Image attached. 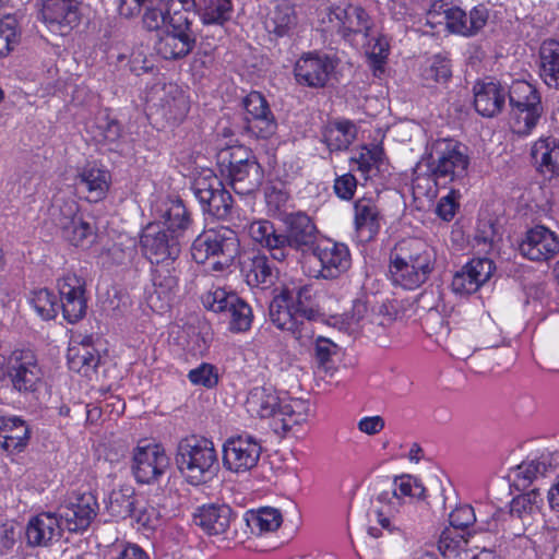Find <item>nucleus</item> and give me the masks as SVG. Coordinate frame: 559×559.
<instances>
[{"label":"nucleus","mask_w":559,"mask_h":559,"mask_svg":"<svg viewBox=\"0 0 559 559\" xmlns=\"http://www.w3.org/2000/svg\"><path fill=\"white\" fill-rule=\"evenodd\" d=\"M150 222L142 228V250L152 265L174 262L180 254L179 235L190 223V214L180 199L162 193L148 199Z\"/></svg>","instance_id":"nucleus-1"},{"label":"nucleus","mask_w":559,"mask_h":559,"mask_svg":"<svg viewBox=\"0 0 559 559\" xmlns=\"http://www.w3.org/2000/svg\"><path fill=\"white\" fill-rule=\"evenodd\" d=\"M437 251L426 240L409 237L400 240L390 253V275L394 285L416 289L435 271Z\"/></svg>","instance_id":"nucleus-2"},{"label":"nucleus","mask_w":559,"mask_h":559,"mask_svg":"<svg viewBox=\"0 0 559 559\" xmlns=\"http://www.w3.org/2000/svg\"><path fill=\"white\" fill-rule=\"evenodd\" d=\"M169 467V457L159 443L142 445V485H147V503L151 511L142 512V526L155 530L160 523L159 508L165 506L166 495L160 486V479Z\"/></svg>","instance_id":"nucleus-3"},{"label":"nucleus","mask_w":559,"mask_h":559,"mask_svg":"<svg viewBox=\"0 0 559 559\" xmlns=\"http://www.w3.org/2000/svg\"><path fill=\"white\" fill-rule=\"evenodd\" d=\"M176 463L181 476L192 486L211 481L219 471L214 444L203 438L182 439L178 444Z\"/></svg>","instance_id":"nucleus-4"},{"label":"nucleus","mask_w":559,"mask_h":559,"mask_svg":"<svg viewBox=\"0 0 559 559\" xmlns=\"http://www.w3.org/2000/svg\"><path fill=\"white\" fill-rule=\"evenodd\" d=\"M239 252L237 234L228 227L210 229L200 234L191 246V255L197 263L207 264L215 273L226 272Z\"/></svg>","instance_id":"nucleus-5"},{"label":"nucleus","mask_w":559,"mask_h":559,"mask_svg":"<svg viewBox=\"0 0 559 559\" xmlns=\"http://www.w3.org/2000/svg\"><path fill=\"white\" fill-rule=\"evenodd\" d=\"M222 171L228 173L229 185L235 193L249 195L262 185L264 171L254 154L242 145L222 150L217 155Z\"/></svg>","instance_id":"nucleus-6"},{"label":"nucleus","mask_w":559,"mask_h":559,"mask_svg":"<svg viewBox=\"0 0 559 559\" xmlns=\"http://www.w3.org/2000/svg\"><path fill=\"white\" fill-rule=\"evenodd\" d=\"M466 146L452 139L433 142L428 168L436 186L448 187L462 183L467 176L469 157Z\"/></svg>","instance_id":"nucleus-7"},{"label":"nucleus","mask_w":559,"mask_h":559,"mask_svg":"<svg viewBox=\"0 0 559 559\" xmlns=\"http://www.w3.org/2000/svg\"><path fill=\"white\" fill-rule=\"evenodd\" d=\"M197 41L192 22L186 13L175 12L168 26L146 35V46L166 60L181 59L189 55Z\"/></svg>","instance_id":"nucleus-8"},{"label":"nucleus","mask_w":559,"mask_h":559,"mask_svg":"<svg viewBox=\"0 0 559 559\" xmlns=\"http://www.w3.org/2000/svg\"><path fill=\"white\" fill-rule=\"evenodd\" d=\"M373 26L372 17L359 5L328 7L319 14L321 32L337 35L348 41L359 35L365 39L369 38Z\"/></svg>","instance_id":"nucleus-9"},{"label":"nucleus","mask_w":559,"mask_h":559,"mask_svg":"<svg viewBox=\"0 0 559 559\" xmlns=\"http://www.w3.org/2000/svg\"><path fill=\"white\" fill-rule=\"evenodd\" d=\"M489 11L484 4L475 5L469 13L460 7L442 0L431 4L427 12L429 24L444 23L447 28L455 34L473 36L487 23Z\"/></svg>","instance_id":"nucleus-10"},{"label":"nucleus","mask_w":559,"mask_h":559,"mask_svg":"<svg viewBox=\"0 0 559 559\" xmlns=\"http://www.w3.org/2000/svg\"><path fill=\"white\" fill-rule=\"evenodd\" d=\"M269 316L277 329L289 332L301 345H306L313 337V323L301 317L292 304L288 292H281L273 297L269 306Z\"/></svg>","instance_id":"nucleus-11"},{"label":"nucleus","mask_w":559,"mask_h":559,"mask_svg":"<svg viewBox=\"0 0 559 559\" xmlns=\"http://www.w3.org/2000/svg\"><path fill=\"white\" fill-rule=\"evenodd\" d=\"M146 109L152 115L154 110L173 122L181 121L188 114L190 103L188 96L175 84L157 82L146 91Z\"/></svg>","instance_id":"nucleus-12"},{"label":"nucleus","mask_w":559,"mask_h":559,"mask_svg":"<svg viewBox=\"0 0 559 559\" xmlns=\"http://www.w3.org/2000/svg\"><path fill=\"white\" fill-rule=\"evenodd\" d=\"M192 189L205 213L218 219H224L230 214L233 198L211 170L198 176Z\"/></svg>","instance_id":"nucleus-13"},{"label":"nucleus","mask_w":559,"mask_h":559,"mask_svg":"<svg viewBox=\"0 0 559 559\" xmlns=\"http://www.w3.org/2000/svg\"><path fill=\"white\" fill-rule=\"evenodd\" d=\"M8 377L17 392H36L43 382L44 372L35 353L28 348L14 349L8 359Z\"/></svg>","instance_id":"nucleus-14"},{"label":"nucleus","mask_w":559,"mask_h":559,"mask_svg":"<svg viewBox=\"0 0 559 559\" xmlns=\"http://www.w3.org/2000/svg\"><path fill=\"white\" fill-rule=\"evenodd\" d=\"M261 452L262 447L253 437H230L223 444V466L235 474L247 473L258 465Z\"/></svg>","instance_id":"nucleus-15"},{"label":"nucleus","mask_w":559,"mask_h":559,"mask_svg":"<svg viewBox=\"0 0 559 559\" xmlns=\"http://www.w3.org/2000/svg\"><path fill=\"white\" fill-rule=\"evenodd\" d=\"M311 254L320 265L314 274L316 278H338L352 265V255L348 247L330 238L321 239L311 251Z\"/></svg>","instance_id":"nucleus-16"},{"label":"nucleus","mask_w":559,"mask_h":559,"mask_svg":"<svg viewBox=\"0 0 559 559\" xmlns=\"http://www.w3.org/2000/svg\"><path fill=\"white\" fill-rule=\"evenodd\" d=\"M52 216L55 224L61 229L62 237L73 246H83L94 236L93 227L79 215V205L75 201H64L53 205Z\"/></svg>","instance_id":"nucleus-17"},{"label":"nucleus","mask_w":559,"mask_h":559,"mask_svg":"<svg viewBox=\"0 0 559 559\" xmlns=\"http://www.w3.org/2000/svg\"><path fill=\"white\" fill-rule=\"evenodd\" d=\"M98 502L92 492H73L61 508L60 520L70 532L85 531L95 519Z\"/></svg>","instance_id":"nucleus-18"},{"label":"nucleus","mask_w":559,"mask_h":559,"mask_svg":"<svg viewBox=\"0 0 559 559\" xmlns=\"http://www.w3.org/2000/svg\"><path fill=\"white\" fill-rule=\"evenodd\" d=\"M41 16L51 33L66 36L80 24V4L76 0H44Z\"/></svg>","instance_id":"nucleus-19"},{"label":"nucleus","mask_w":559,"mask_h":559,"mask_svg":"<svg viewBox=\"0 0 559 559\" xmlns=\"http://www.w3.org/2000/svg\"><path fill=\"white\" fill-rule=\"evenodd\" d=\"M58 292L63 318L76 323L86 313L85 282L82 277L69 273L58 280Z\"/></svg>","instance_id":"nucleus-20"},{"label":"nucleus","mask_w":559,"mask_h":559,"mask_svg":"<svg viewBox=\"0 0 559 559\" xmlns=\"http://www.w3.org/2000/svg\"><path fill=\"white\" fill-rule=\"evenodd\" d=\"M246 129L255 138L269 139L275 134L277 122L266 99L259 92H251L243 99Z\"/></svg>","instance_id":"nucleus-21"},{"label":"nucleus","mask_w":559,"mask_h":559,"mask_svg":"<svg viewBox=\"0 0 559 559\" xmlns=\"http://www.w3.org/2000/svg\"><path fill=\"white\" fill-rule=\"evenodd\" d=\"M519 249L531 261L547 262L559 253V236L549 228L537 225L526 231Z\"/></svg>","instance_id":"nucleus-22"},{"label":"nucleus","mask_w":559,"mask_h":559,"mask_svg":"<svg viewBox=\"0 0 559 559\" xmlns=\"http://www.w3.org/2000/svg\"><path fill=\"white\" fill-rule=\"evenodd\" d=\"M334 69L335 63L329 56L308 52L296 61L294 74L299 84L318 88L325 86Z\"/></svg>","instance_id":"nucleus-23"},{"label":"nucleus","mask_w":559,"mask_h":559,"mask_svg":"<svg viewBox=\"0 0 559 559\" xmlns=\"http://www.w3.org/2000/svg\"><path fill=\"white\" fill-rule=\"evenodd\" d=\"M313 221L305 213L290 214L286 219L285 245L287 254L294 249L302 254L311 252L321 239Z\"/></svg>","instance_id":"nucleus-24"},{"label":"nucleus","mask_w":559,"mask_h":559,"mask_svg":"<svg viewBox=\"0 0 559 559\" xmlns=\"http://www.w3.org/2000/svg\"><path fill=\"white\" fill-rule=\"evenodd\" d=\"M493 271L495 264L490 259H473L454 274L452 290L460 295L474 294L489 281Z\"/></svg>","instance_id":"nucleus-25"},{"label":"nucleus","mask_w":559,"mask_h":559,"mask_svg":"<svg viewBox=\"0 0 559 559\" xmlns=\"http://www.w3.org/2000/svg\"><path fill=\"white\" fill-rule=\"evenodd\" d=\"M75 186L79 191L86 193L90 202L103 200L110 187V173L97 163H87L79 169L75 176Z\"/></svg>","instance_id":"nucleus-26"},{"label":"nucleus","mask_w":559,"mask_h":559,"mask_svg":"<svg viewBox=\"0 0 559 559\" xmlns=\"http://www.w3.org/2000/svg\"><path fill=\"white\" fill-rule=\"evenodd\" d=\"M62 522L56 513L43 512L29 519L26 542L32 547H47L61 536Z\"/></svg>","instance_id":"nucleus-27"},{"label":"nucleus","mask_w":559,"mask_h":559,"mask_svg":"<svg viewBox=\"0 0 559 559\" xmlns=\"http://www.w3.org/2000/svg\"><path fill=\"white\" fill-rule=\"evenodd\" d=\"M233 510L227 504H203L193 512V523L207 535L227 532L233 520Z\"/></svg>","instance_id":"nucleus-28"},{"label":"nucleus","mask_w":559,"mask_h":559,"mask_svg":"<svg viewBox=\"0 0 559 559\" xmlns=\"http://www.w3.org/2000/svg\"><path fill=\"white\" fill-rule=\"evenodd\" d=\"M68 366L72 371L90 377L99 365L100 356L90 335L72 338L67 353Z\"/></svg>","instance_id":"nucleus-29"},{"label":"nucleus","mask_w":559,"mask_h":559,"mask_svg":"<svg viewBox=\"0 0 559 559\" xmlns=\"http://www.w3.org/2000/svg\"><path fill=\"white\" fill-rule=\"evenodd\" d=\"M249 235L254 242L267 249L274 260H286L284 231L277 230L273 223L266 219L254 221L249 225Z\"/></svg>","instance_id":"nucleus-30"},{"label":"nucleus","mask_w":559,"mask_h":559,"mask_svg":"<svg viewBox=\"0 0 559 559\" xmlns=\"http://www.w3.org/2000/svg\"><path fill=\"white\" fill-rule=\"evenodd\" d=\"M173 262H165L152 270V284L154 292L146 296L147 306L155 312H163L169 302V295L177 286V277L171 274L169 265Z\"/></svg>","instance_id":"nucleus-31"},{"label":"nucleus","mask_w":559,"mask_h":559,"mask_svg":"<svg viewBox=\"0 0 559 559\" xmlns=\"http://www.w3.org/2000/svg\"><path fill=\"white\" fill-rule=\"evenodd\" d=\"M380 210L371 198H360L354 203V223L358 235L365 240L373 239L381 228Z\"/></svg>","instance_id":"nucleus-32"},{"label":"nucleus","mask_w":559,"mask_h":559,"mask_svg":"<svg viewBox=\"0 0 559 559\" xmlns=\"http://www.w3.org/2000/svg\"><path fill=\"white\" fill-rule=\"evenodd\" d=\"M506 103L504 88L493 82L476 83L474 86V107L483 117L491 118L499 114Z\"/></svg>","instance_id":"nucleus-33"},{"label":"nucleus","mask_w":559,"mask_h":559,"mask_svg":"<svg viewBox=\"0 0 559 559\" xmlns=\"http://www.w3.org/2000/svg\"><path fill=\"white\" fill-rule=\"evenodd\" d=\"M29 429L26 423L17 417L0 419V447L9 452H21L27 445Z\"/></svg>","instance_id":"nucleus-34"},{"label":"nucleus","mask_w":559,"mask_h":559,"mask_svg":"<svg viewBox=\"0 0 559 559\" xmlns=\"http://www.w3.org/2000/svg\"><path fill=\"white\" fill-rule=\"evenodd\" d=\"M532 158L545 176L559 175V141L554 136L540 138L532 147Z\"/></svg>","instance_id":"nucleus-35"},{"label":"nucleus","mask_w":559,"mask_h":559,"mask_svg":"<svg viewBox=\"0 0 559 559\" xmlns=\"http://www.w3.org/2000/svg\"><path fill=\"white\" fill-rule=\"evenodd\" d=\"M280 401L281 399L273 386H255L248 394L246 407L252 416L260 418L275 417Z\"/></svg>","instance_id":"nucleus-36"},{"label":"nucleus","mask_w":559,"mask_h":559,"mask_svg":"<svg viewBox=\"0 0 559 559\" xmlns=\"http://www.w3.org/2000/svg\"><path fill=\"white\" fill-rule=\"evenodd\" d=\"M538 56L540 79L547 86L559 90V40H544Z\"/></svg>","instance_id":"nucleus-37"},{"label":"nucleus","mask_w":559,"mask_h":559,"mask_svg":"<svg viewBox=\"0 0 559 559\" xmlns=\"http://www.w3.org/2000/svg\"><path fill=\"white\" fill-rule=\"evenodd\" d=\"M242 272L250 286L270 287L277 277V271L264 254H254L242 264Z\"/></svg>","instance_id":"nucleus-38"},{"label":"nucleus","mask_w":559,"mask_h":559,"mask_svg":"<svg viewBox=\"0 0 559 559\" xmlns=\"http://www.w3.org/2000/svg\"><path fill=\"white\" fill-rule=\"evenodd\" d=\"M88 132L91 133L95 143L104 151H118L119 139L121 130L119 123L110 119L107 115H100L96 120L88 124Z\"/></svg>","instance_id":"nucleus-39"},{"label":"nucleus","mask_w":559,"mask_h":559,"mask_svg":"<svg viewBox=\"0 0 559 559\" xmlns=\"http://www.w3.org/2000/svg\"><path fill=\"white\" fill-rule=\"evenodd\" d=\"M558 453H544L539 457L521 463L516 468V477L527 484L554 473L558 465Z\"/></svg>","instance_id":"nucleus-40"},{"label":"nucleus","mask_w":559,"mask_h":559,"mask_svg":"<svg viewBox=\"0 0 559 559\" xmlns=\"http://www.w3.org/2000/svg\"><path fill=\"white\" fill-rule=\"evenodd\" d=\"M323 135L330 151H344L355 141L357 128L349 120H336L326 127Z\"/></svg>","instance_id":"nucleus-41"},{"label":"nucleus","mask_w":559,"mask_h":559,"mask_svg":"<svg viewBox=\"0 0 559 559\" xmlns=\"http://www.w3.org/2000/svg\"><path fill=\"white\" fill-rule=\"evenodd\" d=\"M425 487L415 477L404 475L395 478L393 483V489L391 491H383L379 495L378 500L380 502L388 501L389 503L401 504V500L404 497H412L421 499L425 497Z\"/></svg>","instance_id":"nucleus-42"},{"label":"nucleus","mask_w":559,"mask_h":559,"mask_svg":"<svg viewBox=\"0 0 559 559\" xmlns=\"http://www.w3.org/2000/svg\"><path fill=\"white\" fill-rule=\"evenodd\" d=\"M511 109L542 108V99L537 90L526 81H515L509 88Z\"/></svg>","instance_id":"nucleus-43"},{"label":"nucleus","mask_w":559,"mask_h":559,"mask_svg":"<svg viewBox=\"0 0 559 559\" xmlns=\"http://www.w3.org/2000/svg\"><path fill=\"white\" fill-rule=\"evenodd\" d=\"M197 13L204 25L223 26L231 17V0H202Z\"/></svg>","instance_id":"nucleus-44"},{"label":"nucleus","mask_w":559,"mask_h":559,"mask_svg":"<svg viewBox=\"0 0 559 559\" xmlns=\"http://www.w3.org/2000/svg\"><path fill=\"white\" fill-rule=\"evenodd\" d=\"M282 292H288L292 296V304L301 313V317L313 323L319 316V311L314 307L316 290L313 286L304 284L293 288H284Z\"/></svg>","instance_id":"nucleus-45"},{"label":"nucleus","mask_w":559,"mask_h":559,"mask_svg":"<svg viewBox=\"0 0 559 559\" xmlns=\"http://www.w3.org/2000/svg\"><path fill=\"white\" fill-rule=\"evenodd\" d=\"M170 0H142V9L145 10L142 15V23L146 27V35L157 29H163L168 20V3Z\"/></svg>","instance_id":"nucleus-46"},{"label":"nucleus","mask_w":559,"mask_h":559,"mask_svg":"<svg viewBox=\"0 0 559 559\" xmlns=\"http://www.w3.org/2000/svg\"><path fill=\"white\" fill-rule=\"evenodd\" d=\"M309 405L302 400H290L289 402L280 401L277 414L282 421V428L285 431L290 430L294 426L306 421L308 417Z\"/></svg>","instance_id":"nucleus-47"},{"label":"nucleus","mask_w":559,"mask_h":559,"mask_svg":"<svg viewBox=\"0 0 559 559\" xmlns=\"http://www.w3.org/2000/svg\"><path fill=\"white\" fill-rule=\"evenodd\" d=\"M544 112V108H526V109H510V128L511 130L522 136H526L538 124Z\"/></svg>","instance_id":"nucleus-48"},{"label":"nucleus","mask_w":559,"mask_h":559,"mask_svg":"<svg viewBox=\"0 0 559 559\" xmlns=\"http://www.w3.org/2000/svg\"><path fill=\"white\" fill-rule=\"evenodd\" d=\"M467 538L461 532L453 528H444L438 539V550L448 559H456L465 552Z\"/></svg>","instance_id":"nucleus-49"},{"label":"nucleus","mask_w":559,"mask_h":559,"mask_svg":"<svg viewBox=\"0 0 559 559\" xmlns=\"http://www.w3.org/2000/svg\"><path fill=\"white\" fill-rule=\"evenodd\" d=\"M233 306L227 312L230 317L229 329L233 332H246L250 329L253 314L251 307L240 297H231Z\"/></svg>","instance_id":"nucleus-50"},{"label":"nucleus","mask_w":559,"mask_h":559,"mask_svg":"<svg viewBox=\"0 0 559 559\" xmlns=\"http://www.w3.org/2000/svg\"><path fill=\"white\" fill-rule=\"evenodd\" d=\"M29 304L44 320L55 319L58 313L59 306L56 297L47 288L33 290L29 296Z\"/></svg>","instance_id":"nucleus-51"},{"label":"nucleus","mask_w":559,"mask_h":559,"mask_svg":"<svg viewBox=\"0 0 559 559\" xmlns=\"http://www.w3.org/2000/svg\"><path fill=\"white\" fill-rule=\"evenodd\" d=\"M282 521L281 512L270 507L261 508L248 519V523L251 525L252 530H258L259 533L276 531L281 526Z\"/></svg>","instance_id":"nucleus-52"},{"label":"nucleus","mask_w":559,"mask_h":559,"mask_svg":"<svg viewBox=\"0 0 559 559\" xmlns=\"http://www.w3.org/2000/svg\"><path fill=\"white\" fill-rule=\"evenodd\" d=\"M20 43L19 24L15 17L0 20V58L8 56Z\"/></svg>","instance_id":"nucleus-53"},{"label":"nucleus","mask_w":559,"mask_h":559,"mask_svg":"<svg viewBox=\"0 0 559 559\" xmlns=\"http://www.w3.org/2000/svg\"><path fill=\"white\" fill-rule=\"evenodd\" d=\"M231 297H237V295L221 287H212L202 295L201 300L207 310L215 313H226L229 306H233Z\"/></svg>","instance_id":"nucleus-54"},{"label":"nucleus","mask_w":559,"mask_h":559,"mask_svg":"<svg viewBox=\"0 0 559 559\" xmlns=\"http://www.w3.org/2000/svg\"><path fill=\"white\" fill-rule=\"evenodd\" d=\"M188 379L194 385L213 389L218 384V369L214 365L202 362L189 371Z\"/></svg>","instance_id":"nucleus-55"},{"label":"nucleus","mask_w":559,"mask_h":559,"mask_svg":"<svg viewBox=\"0 0 559 559\" xmlns=\"http://www.w3.org/2000/svg\"><path fill=\"white\" fill-rule=\"evenodd\" d=\"M451 76L450 61L442 56H435L424 69L423 78L427 82L443 83Z\"/></svg>","instance_id":"nucleus-56"},{"label":"nucleus","mask_w":559,"mask_h":559,"mask_svg":"<svg viewBox=\"0 0 559 559\" xmlns=\"http://www.w3.org/2000/svg\"><path fill=\"white\" fill-rule=\"evenodd\" d=\"M451 527L455 531L469 527L476 522L475 510L471 504H459L449 514Z\"/></svg>","instance_id":"nucleus-57"},{"label":"nucleus","mask_w":559,"mask_h":559,"mask_svg":"<svg viewBox=\"0 0 559 559\" xmlns=\"http://www.w3.org/2000/svg\"><path fill=\"white\" fill-rule=\"evenodd\" d=\"M528 497L530 495H520L510 503V516L520 520L523 525H530L532 515L536 512Z\"/></svg>","instance_id":"nucleus-58"},{"label":"nucleus","mask_w":559,"mask_h":559,"mask_svg":"<svg viewBox=\"0 0 559 559\" xmlns=\"http://www.w3.org/2000/svg\"><path fill=\"white\" fill-rule=\"evenodd\" d=\"M537 554L539 559H554V555L559 548V526L546 527L540 537Z\"/></svg>","instance_id":"nucleus-59"},{"label":"nucleus","mask_w":559,"mask_h":559,"mask_svg":"<svg viewBox=\"0 0 559 559\" xmlns=\"http://www.w3.org/2000/svg\"><path fill=\"white\" fill-rule=\"evenodd\" d=\"M272 22L274 24V33L277 36H284L296 24V16L290 7H277L273 13Z\"/></svg>","instance_id":"nucleus-60"},{"label":"nucleus","mask_w":559,"mask_h":559,"mask_svg":"<svg viewBox=\"0 0 559 559\" xmlns=\"http://www.w3.org/2000/svg\"><path fill=\"white\" fill-rule=\"evenodd\" d=\"M382 157L383 150L379 146H373L372 148H364L354 160L362 174H369L373 168L379 167L382 163Z\"/></svg>","instance_id":"nucleus-61"},{"label":"nucleus","mask_w":559,"mask_h":559,"mask_svg":"<svg viewBox=\"0 0 559 559\" xmlns=\"http://www.w3.org/2000/svg\"><path fill=\"white\" fill-rule=\"evenodd\" d=\"M345 324L347 330H353L355 326L364 325V321L369 317L367 301L356 299L353 302L350 312L345 313Z\"/></svg>","instance_id":"nucleus-62"},{"label":"nucleus","mask_w":559,"mask_h":559,"mask_svg":"<svg viewBox=\"0 0 559 559\" xmlns=\"http://www.w3.org/2000/svg\"><path fill=\"white\" fill-rule=\"evenodd\" d=\"M357 180L352 174H344L334 181V191L343 200H350L355 193Z\"/></svg>","instance_id":"nucleus-63"},{"label":"nucleus","mask_w":559,"mask_h":559,"mask_svg":"<svg viewBox=\"0 0 559 559\" xmlns=\"http://www.w3.org/2000/svg\"><path fill=\"white\" fill-rule=\"evenodd\" d=\"M336 354V345L325 338L318 337L314 345V358L320 366L328 364L332 356Z\"/></svg>","instance_id":"nucleus-64"}]
</instances>
